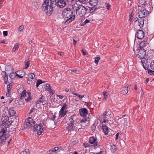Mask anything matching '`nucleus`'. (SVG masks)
<instances>
[{
  "label": "nucleus",
  "instance_id": "nucleus-1",
  "mask_svg": "<svg viewBox=\"0 0 154 154\" xmlns=\"http://www.w3.org/2000/svg\"><path fill=\"white\" fill-rule=\"evenodd\" d=\"M77 116L74 115L68 117L67 122V126L66 128V130L70 134H72L73 136L76 133V130L74 126L75 122H77Z\"/></svg>",
  "mask_w": 154,
  "mask_h": 154
},
{
  "label": "nucleus",
  "instance_id": "nucleus-2",
  "mask_svg": "<svg viewBox=\"0 0 154 154\" xmlns=\"http://www.w3.org/2000/svg\"><path fill=\"white\" fill-rule=\"evenodd\" d=\"M9 118L8 116H5L3 117L2 119V120L3 123L5 124V127L4 128L0 131V143L2 144L3 143L6 139V131L7 130V128L8 127L9 125L11 124V123H10V122L9 121Z\"/></svg>",
  "mask_w": 154,
  "mask_h": 154
},
{
  "label": "nucleus",
  "instance_id": "nucleus-3",
  "mask_svg": "<svg viewBox=\"0 0 154 154\" xmlns=\"http://www.w3.org/2000/svg\"><path fill=\"white\" fill-rule=\"evenodd\" d=\"M63 13L65 18L67 19L64 22L65 24H67L75 20V15L73 14L72 9L67 8L63 11Z\"/></svg>",
  "mask_w": 154,
  "mask_h": 154
},
{
  "label": "nucleus",
  "instance_id": "nucleus-4",
  "mask_svg": "<svg viewBox=\"0 0 154 154\" xmlns=\"http://www.w3.org/2000/svg\"><path fill=\"white\" fill-rule=\"evenodd\" d=\"M88 9L82 5H79L75 8L76 14L78 16L82 17L84 16Z\"/></svg>",
  "mask_w": 154,
  "mask_h": 154
},
{
  "label": "nucleus",
  "instance_id": "nucleus-5",
  "mask_svg": "<svg viewBox=\"0 0 154 154\" xmlns=\"http://www.w3.org/2000/svg\"><path fill=\"white\" fill-rule=\"evenodd\" d=\"M43 126L41 123L38 124L34 125H33V129L34 131H37V134L39 135L41 134L43 131H44V128H42Z\"/></svg>",
  "mask_w": 154,
  "mask_h": 154
},
{
  "label": "nucleus",
  "instance_id": "nucleus-6",
  "mask_svg": "<svg viewBox=\"0 0 154 154\" xmlns=\"http://www.w3.org/2000/svg\"><path fill=\"white\" fill-rule=\"evenodd\" d=\"M148 11L146 9L141 10L139 11L138 13L139 17L143 19L146 17L148 14Z\"/></svg>",
  "mask_w": 154,
  "mask_h": 154
},
{
  "label": "nucleus",
  "instance_id": "nucleus-7",
  "mask_svg": "<svg viewBox=\"0 0 154 154\" xmlns=\"http://www.w3.org/2000/svg\"><path fill=\"white\" fill-rule=\"evenodd\" d=\"M57 2L51 1L50 5L49 6V10L48 11V13L49 14L54 10V8L57 7Z\"/></svg>",
  "mask_w": 154,
  "mask_h": 154
},
{
  "label": "nucleus",
  "instance_id": "nucleus-8",
  "mask_svg": "<svg viewBox=\"0 0 154 154\" xmlns=\"http://www.w3.org/2000/svg\"><path fill=\"white\" fill-rule=\"evenodd\" d=\"M57 2V7L60 8H63L66 5V2L64 0H58Z\"/></svg>",
  "mask_w": 154,
  "mask_h": 154
},
{
  "label": "nucleus",
  "instance_id": "nucleus-9",
  "mask_svg": "<svg viewBox=\"0 0 154 154\" xmlns=\"http://www.w3.org/2000/svg\"><path fill=\"white\" fill-rule=\"evenodd\" d=\"M146 52L144 49H140L137 54V57L139 58H144L146 54Z\"/></svg>",
  "mask_w": 154,
  "mask_h": 154
},
{
  "label": "nucleus",
  "instance_id": "nucleus-10",
  "mask_svg": "<svg viewBox=\"0 0 154 154\" xmlns=\"http://www.w3.org/2000/svg\"><path fill=\"white\" fill-rule=\"evenodd\" d=\"M49 0H45L44 3L42 5V8L43 10L47 11V13H48V11L49 10Z\"/></svg>",
  "mask_w": 154,
  "mask_h": 154
},
{
  "label": "nucleus",
  "instance_id": "nucleus-11",
  "mask_svg": "<svg viewBox=\"0 0 154 154\" xmlns=\"http://www.w3.org/2000/svg\"><path fill=\"white\" fill-rule=\"evenodd\" d=\"M97 139L95 138L94 137H90L89 142L91 144H94V147L98 146V144L97 142H96Z\"/></svg>",
  "mask_w": 154,
  "mask_h": 154
},
{
  "label": "nucleus",
  "instance_id": "nucleus-12",
  "mask_svg": "<svg viewBox=\"0 0 154 154\" xmlns=\"http://www.w3.org/2000/svg\"><path fill=\"white\" fill-rule=\"evenodd\" d=\"M26 125L27 126L32 127L35 125V122L33 120L31 117H28Z\"/></svg>",
  "mask_w": 154,
  "mask_h": 154
},
{
  "label": "nucleus",
  "instance_id": "nucleus-13",
  "mask_svg": "<svg viewBox=\"0 0 154 154\" xmlns=\"http://www.w3.org/2000/svg\"><path fill=\"white\" fill-rule=\"evenodd\" d=\"M144 32L141 30H139L137 32L135 36L139 39H141L144 36Z\"/></svg>",
  "mask_w": 154,
  "mask_h": 154
},
{
  "label": "nucleus",
  "instance_id": "nucleus-14",
  "mask_svg": "<svg viewBox=\"0 0 154 154\" xmlns=\"http://www.w3.org/2000/svg\"><path fill=\"white\" fill-rule=\"evenodd\" d=\"M80 115L83 117H86V115L88 114V110L86 108H84L80 111Z\"/></svg>",
  "mask_w": 154,
  "mask_h": 154
},
{
  "label": "nucleus",
  "instance_id": "nucleus-15",
  "mask_svg": "<svg viewBox=\"0 0 154 154\" xmlns=\"http://www.w3.org/2000/svg\"><path fill=\"white\" fill-rule=\"evenodd\" d=\"M45 102V97L43 95H42L41 97L36 102V104L37 105L38 104L43 103Z\"/></svg>",
  "mask_w": 154,
  "mask_h": 154
},
{
  "label": "nucleus",
  "instance_id": "nucleus-16",
  "mask_svg": "<svg viewBox=\"0 0 154 154\" xmlns=\"http://www.w3.org/2000/svg\"><path fill=\"white\" fill-rule=\"evenodd\" d=\"M148 44V42L146 41H141L140 44V49H142L143 48L146 47Z\"/></svg>",
  "mask_w": 154,
  "mask_h": 154
},
{
  "label": "nucleus",
  "instance_id": "nucleus-17",
  "mask_svg": "<svg viewBox=\"0 0 154 154\" xmlns=\"http://www.w3.org/2000/svg\"><path fill=\"white\" fill-rule=\"evenodd\" d=\"M98 2V0H89L88 3H89L90 5L93 6H95Z\"/></svg>",
  "mask_w": 154,
  "mask_h": 154
},
{
  "label": "nucleus",
  "instance_id": "nucleus-18",
  "mask_svg": "<svg viewBox=\"0 0 154 154\" xmlns=\"http://www.w3.org/2000/svg\"><path fill=\"white\" fill-rule=\"evenodd\" d=\"M45 88L48 91L51 93L52 95L54 94V91L52 90L50 85L48 83L46 84Z\"/></svg>",
  "mask_w": 154,
  "mask_h": 154
},
{
  "label": "nucleus",
  "instance_id": "nucleus-19",
  "mask_svg": "<svg viewBox=\"0 0 154 154\" xmlns=\"http://www.w3.org/2000/svg\"><path fill=\"white\" fill-rule=\"evenodd\" d=\"M102 128L105 134L107 135L109 132V129L108 127L105 125H103Z\"/></svg>",
  "mask_w": 154,
  "mask_h": 154
},
{
  "label": "nucleus",
  "instance_id": "nucleus-20",
  "mask_svg": "<svg viewBox=\"0 0 154 154\" xmlns=\"http://www.w3.org/2000/svg\"><path fill=\"white\" fill-rule=\"evenodd\" d=\"M2 72L4 73V76L3 77V79L4 81V83L5 84H7L8 81V75L6 74V72L5 71H2Z\"/></svg>",
  "mask_w": 154,
  "mask_h": 154
},
{
  "label": "nucleus",
  "instance_id": "nucleus-21",
  "mask_svg": "<svg viewBox=\"0 0 154 154\" xmlns=\"http://www.w3.org/2000/svg\"><path fill=\"white\" fill-rule=\"evenodd\" d=\"M67 112V111H63V110H60L59 112V117L60 118L63 117L66 115Z\"/></svg>",
  "mask_w": 154,
  "mask_h": 154
},
{
  "label": "nucleus",
  "instance_id": "nucleus-22",
  "mask_svg": "<svg viewBox=\"0 0 154 154\" xmlns=\"http://www.w3.org/2000/svg\"><path fill=\"white\" fill-rule=\"evenodd\" d=\"M144 19L140 18V20H138V24L140 27L142 28L144 24Z\"/></svg>",
  "mask_w": 154,
  "mask_h": 154
},
{
  "label": "nucleus",
  "instance_id": "nucleus-23",
  "mask_svg": "<svg viewBox=\"0 0 154 154\" xmlns=\"http://www.w3.org/2000/svg\"><path fill=\"white\" fill-rule=\"evenodd\" d=\"M128 87L123 88L122 91H121V93L123 94H126L128 91Z\"/></svg>",
  "mask_w": 154,
  "mask_h": 154
},
{
  "label": "nucleus",
  "instance_id": "nucleus-24",
  "mask_svg": "<svg viewBox=\"0 0 154 154\" xmlns=\"http://www.w3.org/2000/svg\"><path fill=\"white\" fill-rule=\"evenodd\" d=\"M9 112L11 116H13L15 115L16 112L14 110L13 108H12L9 110Z\"/></svg>",
  "mask_w": 154,
  "mask_h": 154
},
{
  "label": "nucleus",
  "instance_id": "nucleus-25",
  "mask_svg": "<svg viewBox=\"0 0 154 154\" xmlns=\"http://www.w3.org/2000/svg\"><path fill=\"white\" fill-rule=\"evenodd\" d=\"M86 121H87V118L86 117H84L83 119H82L80 121V123L82 124V126L85 127V126H86V125H85L83 123L85 122Z\"/></svg>",
  "mask_w": 154,
  "mask_h": 154
},
{
  "label": "nucleus",
  "instance_id": "nucleus-26",
  "mask_svg": "<svg viewBox=\"0 0 154 154\" xmlns=\"http://www.w3.org/2000/svg\"><path fill=\"white\" fill-rule=\"evenodd\" d=\"M35 76V75L34 73L29 74L28 75V80H31Z\"/></svg>",
  "mask_w": 154,
  "mask_h": 154
},
{
  "label": "nucleus",
  "instance_id": "nucleus-27",
  "mask_svg": "<svg viewBox=\"0 0 154 154\" xmlns=\"http://www.w3.org/2000/svg\"><path fill=\"white\" fill-rule=\"evenodd\" d=\"M110 149L111 151L114 152L116 150L117 147L115 145H113L111 146Z\"/></svg>",
  "mask_w": 154,
  "mask_h": 154
},
{
  "label": "nucleus",
  "instance_id": "nucleus-28",
  "mask_svg": "<svg viewBox=\"0 0 154 154\" xmlns=\"http://www.w3.org/2000/svg\"><path fill=\"white\" fill-rule=\"evenodd\" d=\"M20 154H30L29 151V149H26L24 151L21 152Z\"/></svg>",
  "mask_w": 154,
  "mask_h": 154
},
{
  "label": "nucleus",
  "instance_id": "nucleus-29",
  "mask_svg": "<svg viewBox=\"0 0 154 154\" xmlns=\"http://www.w3.org/2000/svg\"><path fill=\"white\" fill-rule=\"evenodd\" d=\"M26 90H24L22 93L20 94V95L21 96V98H23V97H26Z\"/></svg>",
  "mask_w": 154,
  "mask_h": 154
},
{
  "label": "nucleus",
  "instance_id": "nucleus-30",
  "mask_svg": "<svg viewBox=\"0 0 154 154\" xmlns=\"http://www.w3.org/2000/svg\"><path fill=\"white\" fill-rule=\"evenodd\" d=\"M19 44L16 43L15 44V45L14 47L12 49V50L14 51H15L16 50H17L19 48Z\"/></svg>",
  "mask_w": 154,
  "mask_h": 154
},
{
  "label": "nucleus",
  "instance_id": "nucleus-31",
  "mask_svg": "<svg viewBox=\"0 0 154 154\" xmlns=\"http://www.w3.org/2000/svg\"><path fill=\"white\" fill-rule=\"evenodd\" d=\"M77 1L82 4H86L88 3V0H77Z\"/></svg>",
  "mask_w": 154,
  "mask_h": 154
},
{
  "label": "nucleus",
  "instance_id": "nucleus-32",
  "mask_svg": "<svg viewBox=\"0 0 154 154\" xmlns=\"http://www.w3.org/2000/svg\"><path fill=\"white\" fill-rule=\"evenodd\" d=\"M42 82H42V81L41 80H40V79H39L38 80L37 82H36V87L37 88L38 86L40 85L41 84Z\"/></svg>",
  "mask_w": 154,
  "mask_h": 154
},
{
  "label": "nucleus",
  "instance_id": "nucleus-33",
  "mask_svg": "<svg viewBox=\"0 0 154 154\" xmlns=\"http://www.w3.org/2000/svg\"><path fill=\"white\" fill-rule=\"evenodd\" d=\"M37 109L34 108H32L31 109L30 112H29V114H32V113L33 112L34 114H35L37 112L36 111Z\"/></svg>",
  "mask_w": 154,
  "mask_h": 154
},
{
  "label": "nucleus",
  "instance_id": "nucleus-34",
  "mask_svg": "<svg viewBox=\"0 0 154 154\" xmlns=\"http://www.w3.org/2000/svg\"><path fill=\"white\" fill-rule=\"evenodd\" d=\"M12 69L11 66L10 65H8L6 66L5 70L6 71H11Z\"/></svg>",
  "mask_w": 154,
  "mask_h": 154
},
{
  "label": "nucleus",
  "instance_id": "nucleus-35",
  "mask_svg": "<svg viewBox=\"0 0 154 154\" xmlns=\"http://www.w3.org/2000/svg\"><path fill=\"white\" fill-rule=\"evenodd\" d=\"M66 108L67 105L66 104V103H64L60 110H63V111H65V110L66 109Z\"/></svg>",
  "mask_w": 154,
  "mask_h": 154
},
{
  "label": "nucleus",
  "instance_id": "nucleus-36",
  "mask_svg": "<svg viewBox=\"0 0 154 154\" xmlns=\"http://www.w3.org/2000/svg\"><path fill=\"white\" fill-rule=\"evenodd\" d=\"M15 75V73L11 72L9 76L11 79H13L16 76Z\"/></svg>",
  "mask_w": 154,
  "mask_h": 154
},
{
  "label": "nucleus",
  "instance_id": "nucleus-37",
  "mask_svg": "<svg viewBox=\"0 0 154 154\" xmlns=\"http://www.w3.org/2000/svg\"><path fill=\"white\" fill-rule=\"evenodd\" d=\"M73 94L74 95H75L76 96L78 97L80 99H82L83 97H84V95H83V96L81 95L80 94H79L77 93H73Z\"/></svg>",
  "mask_w": 154,
  "mask_h": 154
},
{
  "label": "nucleus",
  "instance_id": "nucleus-38",
  "mask_svg": "<svg viewBox=\"0 0 154 154\" xmlns=\"http://www.w3.org/2000/svg\"><path fill=\"white\" fill-rule=\"evenodd\" d=\"M100 59V58L99 57H96L95 59V63L96 64H98Z\"/></svg>",
  "mask_w": 154,
  "mask_h": 154
},
{
  "label": "nucleus",
  "instance_id": "nucleus-39",
  "mask_svg": "<svg viewBox=\"0 0 154 154\" xmlns=\"http://www.w3.org/2000/svg\"><path fill=\"white\" fill-rule=\"evenodd\" d=\"M11 89H8L7 92V93L6 95L7 97H9L10 95L11 90Z\"/></svg>",
  "mask_w": 154,
  "mask_h": 154
},
{
  "label": "nucleus",
  "instance_id": "nucleus-40",
  "mask_svg": "<svg viewBox=\"0 0 154 154\" xmlns=\"http://www.w3.org/2000/svg\"><path fill=\"white\" fill-rule=\"evenodd\" d=\"M25 68H27L29 66V61H25Z\"/></svg>",
  "mask_w": 154,
  "mask_h": 154
},
{
  "label": "nucleus",
  "instance_id": "nucleus-41",
  "mask_svg": "<svg viewBox=\"0 0 154 154\" xmlns=\"http://www.w3.org/2000/svg\"><path fill=\"white\" fill-rule=\"evenodd\" d=\"M96 9V8H95V6L91 8L90 9V12L91 13H93V12Z\"/></svg>",
  "mask_w": 154,
  "mask_h": 154
},
{
  "label": "nucleus",
  "instance_id": "nucleus-42",
  "mask_svg": "<svg viewBox=\"0 0 154 154\" xmlns=\"http://www.w3.org/2000/svg\"><path fill=\"white\" fill-rule=\"evenodd\" d=\"M150 67L152 69L154 70V60H152L150 64Z\"/></svg>",
  "mask_w": 154,
  "mask_h": 154
},
{
  "label": "nucleus",
  "instance_id": "nucleus-43",
  "mask_svg": "<svg viewBox=\"0 0 154 154\" xmlns=\"http://www.w3.org/2000/svg\"><path fill=\"white\" fill-rule=\"evenodd\" d=\"M148 74L150 75H154V71H153L149 69L148 71Z\"/></svg>",
  "mask_w": 154,
  "mask_h": 154
},
{
  "label": "nucleus",
  "instance_id": "nucleus-44",
  "mask_svg": "<svg viewBox=\"0 0 154 154\" xmlns=\"http://www.w3.org/2000/svg\"><path fill=\"white\" fill-rule=\"evenodd\" d=\"M52 115L50 116V117L49 118L51 120L54 121L56 118V116L54 115H53L52 113Z\"/></svg>",
  "mask_w": 154,
  "mask_h": 154
},
{
  "label": "nucleus",
  "instance_id": "nucleus-45",
  "mask_svg": "<svg viewBox=\"0 0 154 154\" xmlns=\"http://www.w3.org/2000/svg\"><path fill=\"white\" fill-rule=\"evenodd\" d=\"M96 128V126L94 124L91 127L92 130L93 131H95Z\"/></svg>",
  "mask_w": 154,
  "mask_h": 154
},
{
  "label": "nucleus",
  "instance_id": "nucleus-46",
  "mask_svg": "<svg viewBox=\"0 0 154 154\" xmlns=\"http://www.w3.org/2000/svg\"><path fill=\"white\" fill-rule=\"evenodd\" d=\"M33 4L34 6L37 9L38 8V5L37 4V3L36 2H33Z\"/></svg>",
  "mask_w": 154,
  "mask_h": 154
},
{
  "label": "nucleus",
  "instance_id": "nucleus-47",
  "mask_svg": "<svg viewBox=\"0 0 154 154\" xmlns=\"http://www.w3.org/2000/svg\"><path fill=\"white\" fill-rule=\"evenodd\" d=\"M141 59V62H142V64L143 65L144 64V63H145V62H146V59L145 58V57L143 58H140Z\"/></svg>",
  "mask_w": 154,
  "mask_h": 154
},
{
  "label": "nucleus",
  "instance_id": "nucleus-48",
  "mask_svg": "<svg viewBox=\"0 0 154 154\" xmlns=\"http://www.w3.org/2000/svg\"><path fill=\"white\" fill-rule=\"evenodd\" d=\"M106 92H104L103 93V95H104V98L103 100L105 101L107 97V95L106 94Z\"/></svg>",
  "mask_w": 154,
  "mask_h": 154
},
{
  "label": "nucleus",
  "instance_id": "nucleus-49",
  "mask_svg": "<svg viewBox=\"0 0 154 154\" xmlns=\"http://www.w3.org/2000/svg\"><path fill=\"white\" fill-rule=\"evenodd\" d=\"M32 99V98L30 97V96H29L27 98L25 99V101L27 102H29L30 100Z\"/></svg>",
  "mask_w": 154,
  "mask_h": 154
},
{
  "label": "nucleus",
  "instance_id": "nucleus-50",
  "mask_svg": "<svg viewBox=\"0 0 154 154\" xmlns=\"http://www.w3.org/2000/svg\"><path fill=\"white\" fill-rule=\"evenodd\" d=\"M15 73H16V75H15L16 76H17V78H23V76L22 75H18V74H17V73H16V72H15Z\"/></svg>",
  "mask_w": 154,
  "mask_h": 154
},
{
  "label": "nucleus",
  "instance_id": "nucleus-51",
  "mask_svg": "<svg viewBox=\"0 0 154 154\" xmlns=\"http://www.w3.org/2000/svg\"><path fill=\"white\" fill-rule=\"evenodd\" d=\"M24 26H19L18 30L20 31H22L24 29Z\"/></svg>",
  "mask_w": 154,
  "mask_h": 154
},
{
  "label": "nucleus",
  "instance_id": "nucleus-52",
  "mask_svg": "<svg viewBox=\"0 0 154 154\" xmlns=\"http://www.w3.org/2000/svg\"><path fill=\"white\" fill-rule=\"evenodd\" d=\"M12 83H9L8 85H7V88L8 89H11L12 88Z\"/></svg>",
  "mask_w": 154,
  "mask_h": 154
},
{
  "label": "nucleus",
  "instance_id": "nucleus-53",
  "mask_svg": "<svg viewBox=\"0 0 154 154\" xmlns=\"http://www.w3.org/2000/svg\"><path fill=\"white\" fill-rule=\"evenodd\" d=\"M90 22V20L87 19H86L85 21H84V22L83 23V25L85 24Z\"/></svg>",
  "mask_w": 154,
  "mask_h": 154
},
{
  "label": "nucleus",
  "instance_id": "nucleus-54",
  "mask_svg": "<svg viewBox=\"0 0 154 154\" xmlns=\"http://www.w3.org/2000/svg\"><path fill=\"white\" fill-rule=\"evenodd\" d=\"M84 146L85 147L87 148L89 147L90 145L88 143H84Z\"/></svg>",
  "mask_w": 154,
  "mask_h": 154
},
{
  "label": "nucleus",
  "instance_id": "nucleus-55",
  "mask_svg": "<svg viewBox=\"0 0 154 154\" xmlns=\"http://www.w3.org/2000/svg\"><path fill=\"white\" fill-rule=\"evenodd\" d=\"M20 73H20V75H22L24 76L25 74V72L23 71H21L20 72Z\"/></svg>",
  "mask_w": 154,
  "mask_h": 154
},
{
  "label": "nucleus",
  "instance_id": "nucleus-56",
  "mask_svg": "<svg viewBox=\"0 0 154 154\" xmlns=\"http://www.w3.org/2000/svg\"><path fill=\"white\" fill-rule=\"evenodd\" d=\"M106 7L107 9H109L110 7V5L108 3H106Z\"/></svg>",
  "mask_w": 154,
  "mask_h": 154
},
{
  "label": "nucleus",
  "instance_id": "nucleus-57",
  "mask_svg": "<svg viewBox=\"0 0 154 154\" xmlns=\"http://www.w3.org/2000/svg\"><path fill=\"white\" fill-rule=\"evenodd\" d=\"M3 35L4 36H5L8 35V32L7 31H4L3 32Z\"/></svg>",
  "mask_w": 154,
  "mask_h": 154
},
{
  "label": "nucleus",
  "instance_id": "nucleus-58",
  "mask_svg": "<svg viewBox=\"0 0 154 154\" xmlns=\"http://www.w3.org/2000/svg\"><path fill=\"white\" fill-rule=\"evenodd\" d=\"M143 68H144V69H145V70H147L148 69V68H149V67L147 66L146 65H144V64L143 65Z\"/></svg>",
  "mask_w": 154,
  "mask_h": 154
},
{
  "label": "nucleus",
  "instance_id": "nucleus-59",
  "mask_svg": "<svg viewBox=\"0 0 154 154\" xmlns=\"http://www.w3.org/2000/svg\"><path fill=\"white\" fill-rule=\"evenodd\" d=\"M133 13V12H132V13L130 15V21L131 22V21H132V20H133V18H132V14Z\"/></svg>",
  "mask_w": 154,
  "mask_h": 154
},
{
  "label": "nucleus",
  "instance_id": "nucleus-60",
  "mask_svg": "<svg viewBox=\"0 0 154 154\" xmlns=\"http://www.w3.org/2000/svg\"><path fill=\"white\" fill-rule=\"evenodd\" d=\"M140 20V19H139L138 18L136 17L134 20V22H136L137 21H138V20Z\"/></svg>",
  "mask_w": 154,
  "mask_h": 154
},
{
  "label": "nucleus",
  "instance_id": "nucleus-61",
  "mask_svg": "<svg viewBox=\"0 0 154 154\" xmlns=\"http://www.w3.org/2000/svg\"><path fill=\"white\" fill-rule=\"evenodd\" d=\"M58 54L59 55H60V56H62L63 55V52H58Z\"/></svg>",
  "mask_w": 154,
  "mask_h": 154
},
{
  "label": "nucleus",
  "instance_id": "nucleus-62",
  "mask_svg": "<svg viewBox=\"0 0 154 154\" xmlns=\"http://www.w3.org/2000/svg\"><path fill=\"white\" fill-rule=\"evenodd\" d=\"M13 99H14L13 98H11L9 99V103L10 104L11 103V102L13 101Z\"/></svg>",
  "mask_w": 154,
  "mask_h": 154
},
{
  "label": "nucleus",
  "instance_id": "nucleus-63",
  "mask_svg": "<svg viewBox=\"0 0 154 154\" xmlns=\"http://www.w3.org/2000/svg\"><path fill=\"white\" fill-rule=\"evenodd\" d=\"M54 151H58L59 148H58V147H54Z\"/></svg>",
  "mask_w": 154,
  "mask_h": 154
},
{
  "label": "nucleus",
  "instance_id": "nucleus-64",
  "mask_svg": "<svg viewBox=\"0 0 154 154\" xmlns=\"http://www.w3.org/2000/svg\"><path fill=\"white\" fill-rule=\"evenodd\" d=\"M55 152V151L54 150V149H51L49 151V153H51V152Z\"/></svg>",
  "mask_w": 154,
  "mask_h": 154
}]
</instances>
